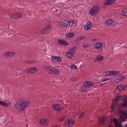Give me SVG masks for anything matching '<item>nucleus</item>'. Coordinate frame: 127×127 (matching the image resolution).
Masks as SVG:
<instances>
[{"instance_id": "nucleus-1", "label": "nucleus", "mask_w": 127, "mask_h": 127, "mask_svg": "<svg viewBox=\"0 0 127 127\" xmlns=\"http://www.w3.org/2000/svg\"><path fill=\"white\" fill-rule=\"evenodd\" d=\"M30 102L28 100H20L15 104L16 107L19 111H23L30 104Z\"/></svg>"}, {"instance_id": "nucleus-2", "label": "nucleus", "mask_w": 127, "mask_h": 127, "mask_svg": "<svg viewBox=\"0 0 127 127\" xmlns=\"http://www.w3.org/2000/svg\"><path fill=\"white\" fill-rule=\"evenodd\" d=\"M119 110L121 112L120 119L121 121H124L127 118V110L125 112L122 110V107H120Z\"/></svg>"}, {"instance_id": "nucleus-3", "label": "nucleus", "mask_w": 127, "mask_h": 127, "mask_svg": "<svg viewBox=\"0 0 127 127\" xmlns=\"http://www.w3.org/2000/svg\"><path fill=\"white\" fill-rule=\"evenodd\" d=\"M99 11V7L97 5H95L91 8L89 13L92 16H95L98 13Z\"/></svg>"}, {"instance_id": "nucleus-4", "label": "nucleus", "mask_w": 127, "mask_h": 127, "mask_svg": "<svg viewBox=\"0 0 127 127\" xmlns=\"http://www.w3.org/2000/svg\"><path fill=\"white\" fill-rule=\"evenodd\" d=\"M74 123V120L73 119H68L65 122V127H70L72 126Z\"/></svg>"}, {"instance_id": "nucleus-5", "label": "nucleus", "mask_w": 127, "mask_h": 127, "mask_svg": "<svg viewBox=\"0 0 127 127\" xmlns=\"http://www.w3.org/2000/svg\"><path fill=\"white\" fill-rule=\"evenodd\" d=\"M74 52V48L69 50L66 54L67 56L69 58H71L73 56Z\"/></svg>"}, {"instance_id": "nucleus-6", "label": "nucleus", "mask_w": 127, "mask_h": 127, "mask_svg": "<svg viewBox=\"0 0 127 127\" xmlns=\"http://www.w3.org/2000/svg\"><path fill=\"white\" fill-rule=\"evenodd\" d=\"M53 68L51 66L47 65L45 66L44 69L45 71L47 72L50 74H51L52 73V70Z\"/></svg>"}, {"instance_id": "nucleus-7", "label": "nucleus", "mask_w": 127, "mask_h": 127, "mask_svg": "<svg viewBox=\"0 0 127 127\" xmlns=\"http://www.w3.org/2000/svg\"><path fill=\"white\" fill-rule=\"evenodd\" d=\"M126 107L127 106V96H126L124 98V100L123 103L122 104H121L120 105H119L118 108L120 107Z\"/></svg>"}, {"instance_id": "nucleus-8", "label": "nucleus", "mask_w": 127, "mask_h": 127, "mask_svg": "<svg viewBox=\"0 0 127 127\" xmlns=\"http://www.w3.org/2000/svg\"><path fill=\"white\" fill-rule=\"evenodd\" d=\"M22 14L20 13H17L14 15L11 14L10 16V18L11 19L14 18H20L22 17Z\"/></svg>"}, {"instance_id": "nucleus-9", "label": "nucleus", "mask_w": 127, "mask_h": 127, "mask_svg": "<svg viewBox=\"0 0 127 127\" xmlns=\"http://www.w3.org/2000/svg\"><path fill=\"white\" fill-rule=\"evenodd\" d=\"M37 69L35 67H32L26 70L25 72L29 73H34L37 71Z\"/></svg>"}, {"instance_id": "nucleus-10", "label": "nucleus", "mask_w": 127, "mask_h": 127, "mask_svg": "<svg viewBox=\"0 0 127 127\" xmlns=\"http://www.w3.org/2000/svg\"><path fill=\"white\" fill-rule=\"evenodd\" d=\"M106 24L108 26H112L115 25V22L113 20L110 19L108 20L106 22Z\"/></svg>"}, {"instance_id": "nucleus-11", "label": "nucleus", "mask_w": 127, "mask_h": 127, "mask_svg": "<svg viewBox=\"0 0 127 127\" xmlns=\"http://www.w3.org/2000/svg\"><path fill=\"white\" fill-rule=\"evenodd\" d=\"M94 83L93 82L90 81H86L84 83V85H85L87 87H88L89 88V90L90 88L92 86H93Z\"/></svg>"}, {"instance_id": "nucleus-12", "label": "nucleus", "mask_w": 127, "mask_h": 127, "mask_svg": "<svg viewBox=\"0 0 127 127\" xmlns=\"http://www.w3.org/2000/svg\"><path fill=\"white\" fill-rule=\"evenodd\" d=\"M92 23L91 22H88L86 23L84 26V28L86 30L90 29L92 26Z\"/></svg>"}, {"instance_id": "nucleus-13", "label": "nucleus", "mask_w": 127, "mask_h": 127, "mask_svg": "<svg viewBox=\"0 0 127 127\" xmlns=\"http://www.w3.org/2000/svg\"><path fill=\"white\" fill-rule=\"evenodd\" d=\"M58 42L59 44L60 45H68V43L66 41L59 39L58 40Z\"/></svg>"}, {"instance_id": "nucleus-14", "label": "nucleus", "mask_w": 127, "mask_h": 127, "mask_svg": "<svg viewBox=\"0 0 127 127\" xmlns=\"http://www.w3.org/2000/svg\"><path fill=\"white\" fill-rule=\"evenodd\" d=\"M52 60L55 62H60L62 60L61 58L58 57L52 56Z\"/></svg>"}, {"instance_id": "nucleus-15", "label": "nucleus", "mask_w": 127, "mask_h": 127, "mask_svg": "<svg viewBox=\"0 0 127 127\" xmlns=\"http://www.w3.org/2000/svg\"><path fill=\"white\" fill-rule=\"evenodd\" d=\"M80 89L82 92L88 91L89 90V88L84 85L83 86H81L80 87Z\"/></svg>"}, {"instance_id": "nucleus-16", "label": "nucleus", "mask_w": 127, "mask_h": 127, "mask_svg": "<svg viewBox=\"0 0 127 127\" xmlns=\"http://www.w3.org/2000/svg\"><path fill=\"white\" fill-rule=\"evenodd\" d=\"M40 123L43 125H46L48 124L49 121L47 120L43 119L40 121Z\"/></svg>"}, {"instance_id": "nucleus-17", "label": "nucleus", "mask_w": 127, "mask_h": 127, "mask_svg": "<svg viewBox=\"0 0 127 127\" xmlns=\"http://www.w3.org/2000/svg\"><path fill=\"white\" fill-rule=\"evenodd\" d=\"M121 15L123 16H127V8H124L121 12Z\"/></svg>"}, {"instance_id": "nucleus-18", "label": "nucleus", "mask_w": 127, "mask_h": 127, "mask_svg": "<svg viewBox=\"0 0 127 127\" xmlns=\"http://www.w3.org/2000/svg\"><path fill=\"white\" fill-rule=\"evenodd\" d=\"M115 0H108L105 1L104 3L105 5H107L109 4H112L115 2Z\"/></svg>"}, {"instance_id": "nucleus-19", "label": "nucleus", "mask_w": 127, "mask_h": 127, "mask_svg": "<svg viewBox=\"0 0 127 127\" xmlns=\"http://www.w3.org/2000/svg\"><path fill=\"white\" fill-rule=\"evenodd\" d=\"M102 44L101 42L97 43L94 44V47L96 49H99L102 47Z\"/></svg>"}, {"instance_id": "nucleus-20", "label": "nucleus", "mask_w": 127, "mask_h": 127, "mask_svg": "<svg viewBox=\"0 0 127 127\" xmlns=\"http://www.w3.org/2000/svg\"><path fill=\"white\" fill-rule=\"evenodd\" d=\"M127 87V85H120L117 87V88L119 90H125Z\"/></svg>"}, {"instance_id": "nucleus-21", "label": "nucleus", "mask_w": 127, "mask_h": 127, "mask_svg": "<svg viewBox=\"0 0 127 127\" xmlns=\"http://www.w3.org/2000/svg\"><path fill=\"white\" fill-rule=\"evenodd\" d=\"M53 109L55 110H59L61 108L60 105L59 104H55L53 106Z\"/></svg>"}, {"instance_id": "nucleus-22", "label": "nucleus", "mask_w": 127, "mask_h": 127, "mask_svg": "<svg viewBox=\"0 0 127 127\" xmlns=\"http://www.w3.org/2000/svg\"><path fill=\"white\" fill-rule=\"evenodd\" d=\"M14 54V53L13 52H8L5 53L4 55V56L6 57H9Z\"/></svg>"}, {"instance_id": "nucleus-23", "label": "nucleus", "mask_w": 127, "mask_h": 127, "mask_svg": "<svg viewBox=\"0 0 127 127\" xmlns=\"http://www.w3.org/2000/svg\"><path fill=\"white\" fill-rule=\"evenodd\" d=\"M51 27L50 26H48L46 28H44L43 30L42 31V32L43 33H44L45 32H47L50 29Z\"/></svg>"}, {"instance_id": "nucleus-24", "label": "nucleus", "mask_w": 127, "mask_h": 127, "mask_svg": "<svg viewBox=\"0 0 127 127\" xmlns=\"http://www.w3.org/2000/svg\"><path fill=\"white\" fill-rule=\"evenodd\" d=\"M103 75L104 76H112L111 71H108L104 72L103 73Z\"/></svg>"}, {"instance_id": "nucleus-25", "label": "nucleus", "mask_w": 127, "mask_h": 127, "mask_svg": "<svg viewBox=\"0 0 127 127\" xmlns=\"http://www.w3.org/2000/svg\"><path fill=\"white\" fill-rule=\"evenodd\" d=\"M123 78V76L120 75L118 76L117 78L115 79V81L116 82H119Z\"/></svg>"}, {"instance_id": "nucleus-26", "label": "nucleus", "mask_w": 127, "mask_h": 127, "mask_svg": "<svg viewBox=\"0 0 127 127\" xmlns=\"http://www.w3.org/2000/svg\"><path fill=\"white\" fill-rule=\"evenodd\" d=\"M77 115L79 119H81L84 117V114L81 112H79L77 114Z\"/></svg>"}, {"instance_id": "nucleus-27", "label": "nucleus", "mask_w": 127, "mask_h": 127, "mask_svg": "<svg viewBox=\"0 0 127 127\" xmlns=\"http://www.w3.org/2000/svg\"><path fill=\"white\" fill-rule=\"evenodd\" d=\"M103 56L102 55H98L96 57V61H100L103 59Z\"/></svg>"}, {"instance_id": "nucleus-28", "label": "nucleus", "mask_w": 127, "mask_h": 127, "mask_svg": "<svg viewBox=\"0 0 127 127\" xmlns=\"http://www.w3.org/2000/svg\"><path fill=\"white\" fill-rule=\"evenodd\" d=\"M52 73L51 74H59V71L57 69L53 68V69L52 70Z\"/></svg>"}, {"instance_id": "nucleus-29", "label": "nucleus", "mask_w": 127, "mask_h": 127, "mask_svg": "<svg viewBox=\"0 0 127 127\" xmlns=\"http://www.w3.org/2000/svg\"><path fill=\"white\" fill-rule=\"evenodd\" d=\"M65 118V116L64 115L62 116L61 115H60L59 116V119L58 120L60 121L61 122Z\"/></svg>"}, {"instance_id": "nucleus-30", "label": "nucleus", "mask_w": 127, "mask_h": 127, "mask_svg": "<svg viewBox=\"0 0 127 127\" xmlns=\"http://www.w3.org/2000/svg\"><path fill=\"white\" fill-rule=\"evenodd\" d=\"M120 98V96H119L118 95H117L116 96V99H114L113 100V102L116 104L117 103L116 101H118V100H119V98Z\"/></svg>"}, {"instance_id": "nucleus-31", "label": "nucleus", "mask_w": 127, "mask_h": 127, "mask_svg": "<svg viewBox=\"0 0 127 127\" xmlns=\"http://www.w3.org/2000/svg\"><path fill=\"white\" fill-rule=\"evenodd\" d=\"M112 76L113 75L119 74L120 73L119 71H111Z\"/></svg>"}, {"instance_id": "nucleus-32", "label": "nucleus", "mask_w": 127, "mask_h": 127, "mask_svg": "<svg viewBox=\"0 0 127 127\" xmlns=\"http://www.w3.org/2000/svg\"><path fill=\"white\" fill-rule=\"evenodd\" d=\"M74 35V33L73 32H70L68 34H67L66 35V37L68 38L69 37H72Z\"/></svg>"}, {"instance_id": "nucleus-33", "label": "nucleus", "mask_w": 127, "mask_h": 127, "mask_svg": "<svg viewBox=\"0 0 127 127\" xmlns=\"http://www.w3.org/2000/svg\"><path fill=\"white\" fill-rule=\"evenodd\" d=\"M68 26L70 27L73 24V20H71L68 21Z\"/></svg>"}, {"instance_id": "nucleus-34", "label": "nucleus", "mask_w": 127, "mask_h": 127, "mask_svg": "<svg viewBox=\"0 0 127 127\" xmlns=\"http://www.w3.org/2000/svg\"><path fill=\"white\" fill-rule=\"evenodd\" d=\"M0 104L4 106H7L8 105V104L7 103L0 100Z\"/></svg>"}, {"instance_id": "nucleus-35", "label": "nucleus", "mask_w": 127, "mask_h": 127, "mask_svg": "<svg viewBox=\"0 0 127 127\" xmlns=\"http://www.w3.org/2000/svg\"><path fill=\"white\" fill-rule=\"evenodd\" d=\"M70 68L73 69H77V68L76 66L75 65H71L70 66Z\"/></svg>"}, {"instance_id": "nucleus-36", "label": "nucleus", "mask_w": 127, "mask_h": 127, "mask_svg": "<svg viewBox=\"0 0 127 127\" xmlns=\"http://www.w3.org/2000/svg\"><path fill=\"white\" fill-rule=\"evenodd\" d=\"M99 123L101 124H102L104 121V119L99 118Z\"/></svg>"}, {"instance_id": "nucleus-37", "label": "nucleus", "mask_w": 127, "mask_h": 127, "mask_svg": "<svg viewBox=\"0 0 127 127\" xmlns=\"http://www.w3.org/2000/svg\"><path fill=\"white\" fill-rule=\"evenodd\" d=\"M115 103L113 102L112 104V106L111 107V111H113L114 109V107L115 106Z\"/></svg>"}, {"instance_id": "nucleus-38", "label": "nucleus", "mask_w": 127, "mask_h": 127, "mask_svg": "<svg viewBox=\"0 0 127 127\" xmlns=\"http://www.w3.org/2000/svg\"><path fill=\"white\" fill-rule=\"evenodd\" d=\"M68 21H65L64 22H63V26L64 27H68V24L67 23Z\"/></svg>"}, {"instance_id": "nucleus-39", "label": "nucleus", "mask_w": 127, "mask_h": 127, "mask_svg": "<svg viewBox=\"0 0 127 127\" xmlns=\"http://www.w3.org/2000/svg\"><path fill=\"white\" fill-rule=\"evenodd\" d=\"M83 46L84 48H85L88 47L90 46V45L89 44H84L83 45Z\"/></svg>"}, {"instance_id": "nucleus-40", "label": "nucleus", "mask_w": 127, "mask_h": 127, "mask_svg": "<svg viewBox=\"0 0 127 127\" xmlns=\"http://www.w3.org/2000/svg\"><path fill=\"white\" fill-rule=\"evenodd\" d=\"M113 121L115 125L118 123L117 119L115 118H114L113 119Z\"/></svg>"}, {"instance_id": "nucleus-41", "label": "nucleus", "mask_w": 127, "mask_h": 127, "mask_svg": "<svg viewBox=\"0 0 127 127\" xmlns=\"http://www.w3.org/2000/svg\"><path fill=\"white\" fill-rule=\"evenodd\" d=\"M111 79V78H104L102 80V82H103L105 81H106L107 80H109Z\"/></svg>"}, {"instance_id": "nucleus-42", "label": "nucleus", "mask_w": 127, "mask_h": 127, "mask_svg": "<svg viewBox=\"0 0 127 127\" xmlns=\"http://www.w3.org/2000/svg\"><path fill=\"white\" fill-rule=\"evenodd\" d=\"M63 24V22H60L59 24V25L60 26L64 27Z\"/></svg>"}, {"instance_id": "nucleus-43", "label": "nucleus", "mask_w": 127, "mask_h": 127, "mask_svg": "<svg viewBox=\"0 0 127 127\" xmlns=\"http://www.w3.org/2000/svg\"><path fill=\"white\" fill-rule=\"evenodd\" d=\"M115 125L116 127H121V125L118 123Z\"/></svg>"}, {"instance_id": "nucleus-44", "label": "nucleus", "mask_w": 127, "mask_h": 127, "mask_svg": "<svg viewBox=\"0 0 127 127\" xmlns=\"http://www.w3.org/2000/svg\"><path fill=\"white\" fill-rule=\"evenodd\" d=\"M84 37L83 36H79L78 38V39H79L81 41L83 39V38H84Z\"/></svg>"}, {"instance_id": "nucleus-45", "label": "nucleus", "mask_w": 127, "mask_h": 127, "mask_svg": "<svg viewBox=\"0 0 127 127\" xmlns=\"http://www.w3.org/2000/svg\"><path fill=\"white\" fill-rule=\"evenodd\" d=\"M36 62L35 61H30V64H34Z\"/></svg>"}, {"instance_id": "nucleus-46", "label": "nucleus", "mask_w": 127, "mask_h": 127, "mask_svg": "<svg viewBox=\"0 0 127 127\" xmlns=\"http://www.w3.org/2000/svg\"><path fill=\"white\" fill-rule=\"evenodd\" d=\"M26 63L29 64L30 63V60H25L24 61Z\"/></svg>"}, {"instance_id": "nucleus-47", "label": "nucleus", "mask_w": 127, "mask_h": 127, "mask_svg": "<svg viewBox=\"0 0 127 127\" xmlns=\"http://www.w3.org/2000/svg\"><path fill=\"white\" fill-rule=\"evenodd\" d=\"M76 41L77 42H79L81 41L79 39H78V38L76 40Z\"/></svg>"}, {"instance_id": "nucleus-48", "label": "nucleus", "mask_w": 127, "mask_h": 127, "mask_svg": "<svg viewBox=\"0 0 127 127\" xmlns=\"http://www.w3.org/2000/svg\"><path fill=\"white\" fill-rule=\"evenodd\" d=\"M97 39H93V41H95L97 40Z\"/></svg>"}, {"instance_id": "nucleus-49", "label": "nucleus", "mask_w": 127, "mask_h": 127, "mask_svg": "<svg viewBox=\"0 0 127 127\" xmlns=\"http://www.w3.org/2000/svg\"><path fill=\"white\" fill-rule=\"evenodd\" d=\"M125 127H127V124H126L125 125Z\"/></svg>"}, {"instance_id": "nucleus-50", "label": "nucleus", "mask_w": 127, "mask_h": 127, "mask_svg": "<svg viewBox=\"0 0 127 127\" xmlns=\"http://www.w3.org/2000/svg\"><path fill=\"white\" fill-rule=\"evenodd\" d=\"M73 23H75L76 21H75L73 20Z\"/></svg>"}, {"instance_id": "nucleus-51", "label": "nucleus", "mask_w": 127, "mask_h": 127, "mask_svg": "<svg viewBox=\"0 0 127 127\" xmlns=\"http://www.w3.org/2000/svg\"><path fill=\"white\" fill-rule=\"evenodd\" d=\"M113 81H114V80H113L111 81L112 82H114Z\"/></svg>"}, {"instance_id": "nucleus-52", "label": "nucleus", "mask_w": 127, "mask_h": 127, "mask_svg": "<svg viewBox=\"0 0 127 127\" xmlns=\"http://www.w3.org/2000/svg\"><path fill=\"white\" fill-rule=\"evenodd\" d=\"M75 78H74V80H73V81H74V80H75Z\"/></svg>"}]
</instances>
